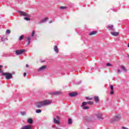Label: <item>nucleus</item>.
Wrapping results in <instances>:
<instances>
[{"label":"nucleus","instance_id":"obj_28","mask_svg":"<svg viewBox=\"0 0 129 129\" xmlns=\"http://www.w3.org/2000/svg\"><path fill=\"white\" fill-rule=\"evenodd\" d=\"M11 33V30L10 29H7L6 30V34H10Z\"/></svg>","mask_w":129,"mask_h":129},{"label":"nucleus","instance_id":"obj_31","mask_svg":"<svg viewBox=\"0 0 129 129\" xmlns=\"http://www.w3.org/2000/svg\"><path fill=\"white\" fill-rule=\"evenodd\" d=\"M86 99H88V100H92V98L89 97H86Z\"/></svg>","mask_w":129,"mask_h":129},{"label":"nucleus","instance_id":"obj_41","mask_svg":"<svg viewBox=\"0 0 129 129\" xmlns=\"http://www.w3.org/2000/svg\"><path fill=\"white\" fill-rule=\"evenodd\" d=\"M52 23V21H49V23L51 24Z\"/></svg>","mask_w":129,"mask_h":129},{"label":"nucleus","instance_id":"obj_23","mask_svg":"<svg viewBox=\"0 0 129 129\" xmlns=\"http://www.w3.org/2000/svg\"><path fill=\"white\" fill-rule=\"evenodd\" d=\"M42 112V110L41 109H37L36 113H41Z\"/></svg>","mask_w":129,"mask_h":129},{"label":"nucleus","instance_id":"obj_6","mask_svg":"<svg viewBox=\"0 0 129 129\" xmlns=\"http://www.w3.org/2000/svg\"><path fill=\"white\" fill-rule=\"evenodd\" d=\"M78 95V93L76 92L70 93L69 94V95H70V96H71V97H74L75 96H77Z\"/></svg>","mask_w":129,"mask_h":129},{"label":"nucleus","instance_id":"obj_18","mask_svg":"<svg viewBox=\"0 0 129 129\" xmlns=\"http://www.w3.org/2000/svg\"><path fill=\"white\" fill-rule=\"evenodd\" d=\"M28 123L32 124L33 123V119L32 118H29L27 120Z\"/></svg>","mask_w":129,"mask_h":129},{"label":"nucleus","instance_id":"obj_16","mask_svg":"<svg viewBox=\"0 0 129 129\" xmlns=\"http://www.w3.org/2000/svg\"><path fill=\"white\" fill-rule=\"evenodd\" d=\"M87 104H88L87 102H83L81 106V107H83L84 106H85V105H87Z\"/></svg>","mask_w":129,"mask_h":129},{"label":"nucleus","instance_id":"obj_17","mask_svg":"<svg viewBox=\"0 0 129 129\" xmlns=\"http://www.w3.org/2000/svg\"><path fill=\"white\" fill-rule=\"evenodd\" d=\"M108 28H109V29H110V30H112V31H113V30H114L113 29V25H110L108 26Z\"/></svg>","mask_w":129,"mask_h":129},{"label":"nucleus","instance_id":"obj_11","mask_svg":"<svg viewBox=\"0 0 129 129\" xmlns=\"http://www.w3.org/2000/svg\"><path fill=\"white\" fill-rule=\"evenodd\" d=\"M111 35H112V36H118V35H119V32H111Z\"/></svg>","mask_w":129,"mask_h":129},{"label":"nucleus","instance_id":"obj_20","mask_svg":"<svg viewBox=\"0 0 129 129\" xmlns=\"http://www.w3.org/2000/svg\"><path fill=\"white\" fill-rule=\"evenodd\" d=\"M69 124H71L72 123V119L69 118L68 120Z\"/></svg>","mask_w":129,"mask_h":129},{"label":"nucleus","instance_id":"obj_37","mask_svg":"<svg viewBox=\"0 0 129 129\" xmlns=\"http://www.w3.org/2000/svg\"><path fill=\"white\" fill-rule=\"evenodd\" d=\"M23 75H24V76H26L27 75V73H24Z\"/></svg>","mask_w":129,"mask_h":129},{"label":"nucleus","instance_id":"obj_35","mask_svg":"<svg viewBox=\"0 0 129 129\" xmlns=\"http://www.w3.org/2000/svg\"><path fill=\"white\" fill-rule=\"evenodd\" d=\"M122 129H129L128 128H127L126 127H124V126L122 127Z\"/></svg>","mask_w":129,"mask_h":129},{"label":"nucleus","instance_id":"obj_19","mask_svg":"<svg viewBox=\"0 0 129 129\" xmlns=\"http://www.w3.org/2000/svg\"><path fill=\"white\" fill-rule=\"evenodd\" d=\"M59 9H60V10H66V9H67V7L65 6H60L59 7Z\"/></svg>","mask_w":129,"mask_h":129},{"label":"nucleus","instance_id":"obj_34","mask_svg":"<svg viewBox=\"0 0 129 129\" xmlns=\"http://www.w3.org/2000/svg\"><path fill=\"white\" fill-rule=\"evenodd\" d=\"M106 66H111V64L109 63H107Z\"/></svg>","mask_w":129,"mask_h":129},{"label":"nucleus","instance_id":"obj_1","mask_svg":"<svg viewBox=\"0 0 129 129\" xmlns=\"http://www.w3.org/2000/svg\"><path fill=\"white\" fill-rule=\"evenodd\" d=\"M52 103V101L49 100H46L44 101H41L39 103H37L36 107H42L43 106H45L46 105H49V104H51Z\"/></svg>","mask_w":129,"mask_h":129},{"label":"nucleus","instance_id":"obj_9","mask_svg":"<svg viewBox=\"0 0 129 129\" xmlns=\"http://www.w3.org/2000/svg\"><path fill=\"white\" fill-rule=\"evenodd\" d=\"M19 13L20 14V15H21V16H24L25 17H28V14L26 13L24 11H20Z\"/></svg>","mask_w":129,"mask_h":129},{"label":"nucleus","instance_id":"obj_5","mask_svg":"<svg viewBox=\"0 0 129 129\" xmlns=\"http://www.w3.org/2000/svg\"><path fill=\"white\" fill-rule=\"evenodd\" d=\"M24 52H25V50L24 49L18 50H16V53L17 55H21V54H23Z\"/></svg>","mask_w":129,"mask_h":129},{"label":"nucleus","instance_id":"obj_25","mask_svg":"<svg viewBox=\"0 0 129 129\" xmlns=\"http://www.w3.org/2000/svg\"><path fill=\"white\" fill-rule=\"evenodd\" d=\"M121 116L120 115H116L115 116V118L116 119H119L120 118Z\"/></svg>","mask_w":129,"mask_h":129},{"label":"nucleus","instance_id":"obj_27","mask_svg":"<svg viewBox=\"0 0 129 129\" xmlns=\"http://www.w3.org/2000/svg\"><path fill=\"white\" fill-rule=\"evenodd\" d=\"M23 39H24V35H22L20 36V38H19V40H20V41H22V40H23Z\"/></svg>","mask_w":129,"mask_h":129},{"label":"nucleus","instance_id":"obj_4","mask_svg":"<svg viewBox=\"0 0 129 129\" xmlns=\"http://www.w3.org/2000/svg\"><path fill=\"white\" fill-rule=\"evenodd\" d=\"M95 116L97 117L98 119H103L102 114L100 113H97V114H95Z\"/></svg>","mask_w":129,"mask_h":129},{"label":"nucleus","instance_id":"obj_39","mask_svg":"<svg viewBox=\"0 0 129 129\" xmlns=\"http://www.w3.org/2000/svg\"><path fill=\"white\" fill-rule=\"evenodd\" d=\"M30 40H28V45H30Z\"/></svg>","mask_w":129,"mask_h":129},{"label":"nucleus","instance_id":"obj_24","mask_svg":"<svg viewBox=\"0 0 129 129\" xmlns=\"http://www.w3.org/2000/svg\"><path fill=\"white\" fill-rule=\"evenodd\" d=\"M88 104H90V105H92V104H93V103H94V102L92 101H89L87 102Z\"/></svg>","mask_w":129,"mask_h":129},{"label":"nucleus","instance_id":"obj_15","mask_svg":"<svg viewBox=\"0 0 129 129\" xmlns=\"http://www.w3.org/2000/svg\"><path fill=\"white\" fill-rule=\"evenodd\" d=\"M94 98L95 102L97 103L98 102V101H99V98L98 97V96H95Z\"/></svg>","mask_w":129,"mask_h":129},{"label":"nucleus","instance_id":"obj_26","mask_svg":"<svg viewBox=\"0 0 129 129\" xmlns=\"http://www.w3.org/2000/svg\"><path fill=\"white\" fill-rule=\"evenodd\" d=\"M24 20H26V21H31V19L29 17H25Z\"/></svg>","mask_w":129,"mask_h":129},{"label":"nucleus","instance_id":"obj_10","mask_svg":"<svg viewBox=\"0 0 129 129\" xmlns=\"http://www.w3.org/2000/svg\"><path fill=\"white\" fill-rule=\"evenodd\" d=\"M111 91H110V94L112 95L114 94V91H113V85H111L110 86Z\"/></svg>","mask_w":129,"mask_h":129},{"label":"nucleus","instance_id":"obj_8","mask_svg":"<svg viewBox=\"0 0 129 129\" xmlns=\"http://www.w3.org/2000/svg\"><path fill=\"white\" fill-rule=\"evenodd\" d=\"M50 94H52L53 95H60V94H62V92L58 91V92H52L50 93Z\"/></svg>","mask_w":129,"mask_h":129},{"label":"nucleus","instance_id":"obj_12","mask_svg":"<svg viewBox=\"0 0 129 129\" xmlns=\"http://www.w3.org/2000/svg\"><path fill=\"white\" fill-rule=\"evenodd\" d=\"M54 50L56 53H59V49H58V46L55 45L54 47Z\"/></svg>","mask_w":129,"mask_h":129},{"label":"nucleus","instance_id":"obj_38","mask_svg":"<svg viewBox=\"0 0 129 129\" xmlns=\"http://www.w3.org/2000/svg\"><path fill=\"white\" fill-rule=\"evenodd\" d=\"M117 72H118V73H120V70H118Z\"/></svg>","mask_w":129,"mask_h":129},{"label":"nucleus","instance_id":"obj_42","mask_svg":"<svg viewBox=\"0 0 129 129\" xmlns=\"http://www.w3.org/2000/svg\"><path fill=\"white\" fill-rule=\"evenodd\" d=\"M128 47L129 48V44H128Z\"/></svg>","mask_w":129,"mask_h":129},{"label":"nucleus","instance_id":"obj_29","mask_svg":"<svg viewBox=\"0 0 129 129\" xmlns=\"http://www.w3.org/2000/svg\"><path fill=\"white\" fill-rule=\"evenodd\" d=\"M3 66H0V73H3V70H2V68H3Z\"/></svg>","mask_w":129,"mask_h":129},{"label":"nucleus","instance_id":"obj_21","mask_svg":"<svg viewBox=\"0 0 129 129\" xmlns=\"http://www.w3.org/2000/svg\"><path fill=\"white\" fill-rule=\"evenodd\" d=\"M121 68L122 70L124 71V72H126L127 70L125 69V68L123 66H121Z\"/></svg>","mask_w":129,"mask_h":129},{"label":"nucleus","instance_id":"obj_33","mask_svg":"<svg viewBox=\"0 0 129 129\" xmlns=\"http://www.w3.org/2000/svg\"><path fill=\"white\" fill-rule=\"evenodd\" d=\"M34 35H35V31H33L32 33V37H34Z\"/></svg>","mask_w":129,"mask_h":129},{"label":"nucleus","instance_id":"obj_30","mask_svg":"<svg viewBox=\"0 0 129 129\" xmlns=\"http://www.w3.org/2000/svg\"><path fill=\"white\" fill-rule=\"evenodd\" d=\"M83 109H89V107H88V106H84L83 107Z\"/></svg>","mask_w":129,"mask_h":129},{"label":"nucleus","instance_id":"obj_36","mask_svg":"<svg viewBox=\"0 0 129 129\" xmlns=\"http://www.w3.org/2000/svg\"><path fill=\"white\" fill-rule=\"evenodd\" d=\"M22 114L23 115H25V114H26V112H22Z\"/></svg>","mask_w":129,"mask_h":129},{"label":"nucleus","instance_id":"obj_13","mask_svg":"<svg viewBox=\"0 0 129 129\" xmlns=\"http://www.w3.org/2000/svg\"><path fill=\"white\" fill-rule=\"evenodd\" d=\"M46 68H47V66H43L41 67H40L39 68V71H42L43 70H45V69H46Z\"/></svg>","mask_w":129,"mask_h":129},{"label":"nucleus","instance_id":"obj_2","mask_svg":"<svg viewBox=\"0 0 129 129\" xmlns=\"http://www.w3.org/2000/svg\"><path fill=\"white\" fill-rule=\"evenodd\" d=\"M3 75L6 76V79H11L13 77V75L8 73H3Z\"/></svg>","mask_w":129,"mask_h":129},{"label":"nucleus","instance_id":"obj_22","mask_svg":"<svg viewBox=\"0 0 129 129\" xmlns=\"http://www.w3.org/2000/svg\"><path fill=\"white\" fill-rule=\"evenodd\" d=\"M47 20H48V18H45V19H43L41 21H40V23H44V22H46L47 21Z\"/></svg>","mask_w":129,"mask_h":129},{"label":"nucleus","instance_id":"obj_32","mask_svg":"<svg viewBox=\"0 0 129 129\" xmlns=\"http://www.w3.org/2000/svg\"><path fill=\"white\" fill-rule=\"evenodd\" d=\"M26 39H27V40H28V41H30V40H31V37L29 36Z\"/></svg>","mask_w":129,"mask_h":129},{"label":"nucleus","instance_id":"obj_40","mask_svg":"<svg viewBox=\"0 0 129 129\" xmlns=\"http://www.w3.org/2000/svg\"><path fill=\"white\" fill-rule=\"evenodd\" d=\"M26 67H27V68L29 67V65L28 64H26Z\"/></svg>","mask_w":129,"mask_h":129},{"label":"nucleus","instance_id":"obj_3","mask_svg":"<svg viewBox=\"0 0 129 129\" xmlns=\"http://www.w3.org/2000/svg\"><path fill=\"white\" fill-rule=\"evenodd\" d=\"M53 121L56 124H59L60 123V119H59V117L57 116L56 118H54Z\"/></svg>","mask_w":129,"mask_h":129},{"label":"nucleus","instance_id":"obj_14","mask_svg":"<svg viewBox=\"0 0 129 129\" xmlns=\"http://www.w3.org/2000/svg\"><path fill=\"white\" fill-rule=\"evenodd\" d=\"M96 31H92L89 33V36H93V35H96Z\"/></svg>","mask_w":129,"mask_h":129},{"label":"nucleus","instance_id":"obj_7","mask_svg":"<svg viewBox=\"0 0 129 129\" xmlns=\"http://www.w3.org/2000/svg\"><path fill=\"white\" fill-rule=\"evenodd\" d=\"M32 127L31 125L23 126L21 129H32Z\"/></svg>","mask_w":129,"mask_h":129}]
</instances>
